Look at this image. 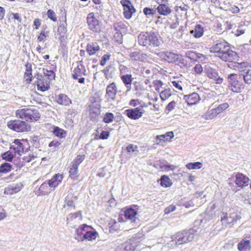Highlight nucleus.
Listing matches in <instances>:
<instances>
[{"label":"nucleus","instance_id":"79ce46f5","mask_svg":"<svg viewBox=\"0 0 251 251\" xmlns=\"http://www.w3.org/2000/svg\"><path fill=\"white\" fill-rule=\"evenodd\" d=\"M110 226L109 231L110 232L117 231L120 228V225L118 222H116L114 220H112L109 223Z\"/></svg>","mask_w":251,"mask_h":251},{"label":"nucleus","instance_id":"2f4dec72","mask_svg":"<svg viewBox=\"0 0 251 251\" xmlns=\"http://www.w3.org/2000/svg\"><path fill=\"white\" fill-rule=\"evenodd\" d=\"M57 102L61 105H68L71 103V100L67 95L60 94L58 95L56 100Z\"/></svg>","mask_w":251,"mask_h":251},{"label":"nucleus","instance_id":"37998d69","mask_svg":"<svg viewBox=\"0 0 251 251\" xmlns=\"http://www.w3.org/2000/svg\"><path fill=\"white\" fill-rule=\"evenodd\" d=\"M143 13L147 18H152L156 14V10L153 8L145 7L143 9Z\"/></svg>","mask_w":251,"mask_h":251},{"label":"nucleus","instance_id":"f03ea898","mask_svg":"<svg viewBox=\"0 0 251 251\" xmlns=\"http://www.w3.org/2000/svg\"><path fill=\"white\" fill-rule=\"evenodd\" d=\"M55 74L53 71L44 69V75H38L37 78L38 90L45 92L48 90L51 81L55 78Z\"/></svg>","mask_w":251,"mask_h":251},{"label":"nucleus","instance_id":"cd10ccee","mask_svg":"<svg viewBox=\"0 0 251 251\" xmlns=\"http://www.w3.org/2000/svg\"><path fill=\"white\" fill-rule=\"evenodd\" d=\"M137 211L132 208H128L125 211V217L126 219L130 221L131 223H135L138 220L136 217Z\"/></svg>","mask_w":251,"mask_h":251},{"label":"nucleus","instance_id":"0e129e2a","mask_svg":"<svg viewBox=\"0 0 251 251\" xmlns=\"http://www.w3.org/2000/svg\"><path fill=\"white\" fill-rule=\"evenodd\" d=\"M14 164L18 168H21L24 165V161H22L20 158H17L14 160Z\"/></svg>","mask_w":251,"mask_h":251},{"label":"nucleus","instance_id":"c756f323","mask_svg":"<svg viewBox=\"0 0 251 251\" xmlns=\"http://www.w3.org/2000/svg\"><path fill=\"white\" fill-rule=\"evenodd\" d=\"M51 190H52V188H50L48 183L44 182L40 185L37 193L38 195H45L49 193Z\"/></svg>","mask_w":251,"mask_h":251},{"label":"nucleus","instance_id":"338daca9","mask_svg":"<svg viewBox=\"0 0 251 251\" xmlns=\"http://www.w3.org/2000/svg\"><path fill=\"white\" fill-rule=\"evenodd\" d=\"M176 209V207L175 205H170L166 207L164 210L165 214H168L174 211Z\"/></svg>","mask_w":251,"mask_h":251},{"label":"nucleus","instance_id":"20e7f679","mask_svg":"<svg viewBox=\"0 0 251 251\" xmlns=\"http://www.w3.org/2000/svg\"><path fill=\"white\" fill-rule=\"evenodd\" d=\"M16 116L20 119L28 122L37 121L40 117L38 110L33 108H23L16 112Z\"/></svg>","mask_w":251,"mask_h":251},{"label":"nucleus","instance_id":"603ef678","mask_svg":"<svg viewBox=\"0 0 251 251\" xmlns=\"http://www.w3.org/2000/svg\"><path fill=\"white\" fill-rule=\"evenodd\" d=\"M175 237H176L175 234L172 235L171 236V240L168 243V247L169 248H175L180 245V244H178V243L177 242V240H176Z\"/></svg>","mask_w":251,"mask_h":251},{"label":"nucleus","instance_id":"1a4fd4ad","mask_svg":"<svg viewBox=\"0 0 251 251\" xmlns=\"http://www.w3.org/2000/svg\"><path fill=\"white\" fill-rule=\"evenodd\" d=\"M241 218L240 213L236 212H230L228 215L227 213L221 217V222L222 224L226 226L227 225L231 224L234 225L239 221Z\"/></svg>","mask_w":251,"mask_h":251},{"label":"nucleus","instance_id":"5701e85b","mask_svg":"<svg viewBox=\"0 0 251 251\" xmlns=\"http://www.w3.org/2000/svg\"><path fill=\"white\" fill-rule=\"evenodd\" d=\"M233 67H231L230 65H228L229 67L233 68L235 70H238L239 71V74L241 75L243 73V72H245L249 69V63L247 62H238V61H235L231 64Z\"/></svg>","mask_w":251,"mask_h":251},{"label":"nucleus","instance_id":"4c0bfd02","mask_svg":"<svg viewBox=\"0 0 251 251\" xmlns=\"http://www.w3.org/2000/svg\"><path fill=\"white\" fill-rule=\"evenodd\" d=\"M78 166H75V165L71 163L70 165V169L69 170V176L70 177L74 179H76L78 176Z\"/></svg>","mask_w":251,"mask_h":251},{"label":"nucleus","instance_id":"49530a36","mask_svg":"<svg viewBox=\"0 0 251 251\" xmlns=\"http://www.w3.org/2000/svg\"><path fill=\"white\" fill-rule=\"evenodd\" d=\"M138 147L134 144H129L126 148V151L129 154H133L135 152H138Z\"/></svg>","mask_w":251,"mask_h":251},{"label":"nucleus","instance_id":"a18cd8bd","mask_svg":"<svg viewBox=\"0 0 251 251\" xmlns=\"http://www.w3.org/2000/svg\"><path fill=\"white\" fill-rule=\"evenodd\" d=\"M12 169V165L9 163H4L0 166V173H6L10 172Z\"/></svg>","mask_w":251,"mask_h":251},{"label":"nucleus","instance_id":"8fccbe9b","mask_svg":"<svg viewBox=\"0 0 251 251\" xmlns=\"http://www.w3.org/2000/svg\"><path fill=\"white\" fill-rule=\"evenodd\" d=\"M171 96V93L170 90L168 89H165L162 91L160 93V97L162 101L165 100L169 98Z\"/></svg>","mask_w":251,"mask_h":251},{"label":"nucleus","instance_id":"f704fd0d","mask_svg":"<svg viewBox=\"0 0 251 251\" xmlns=\"http://www.w3.org/2000/svg\"><path fill=\"white\" fill-rule=\"evenodd\" d=\"M25 68L26 69L24 75V77L27 83H30L32 77L31 64L29 63H27L25 65Z\"/></svg>","mask_w":251,"mask_h":251},{"label":"nucleus","instance_id":"412c9836","mask_svg":"<svg viewBox=\"0 0 251 251\" xmlns=\"http://www.w3.org/2000/svg\"><path fill=\"white\" fill-rule=\"evenodd\" d=\"M129 57L132 61L143 62L147 59L148 56L140 51H131L129 53Z\"/></svg>","mask_w":251,"mask_h":251},{"label":"nucleus","instance_id":"7ed1b4c3","mask_svg":"<svg viewBox=\"0 0 251 251\" xmlns=\"http://www.w3.org/2000/svg\"><path fill=\"white\" fill-rule=\"evenodd\" d=\"M143 239V235L142 233L134 234L126 242L118 246L116 248V251H134Z\"/></svg>","mask_w":251,"mask_h":251},{"label":"nucleus","instance_id":"4d7b16f0","mask_svg":"<svg viewBox=\"0 0 251 251\" xmlns=\"http://www.w3.org/2000/svg\"><path fill=\"white\" fill-rule=\"evenodd\" d=\"M2 157L6 161H11L13 158V155L11 152L7 151L2 154Z\"/></svg>","mask_w":251,"mask_h":251},{"label":"nucleus","instance_id":"393cba45","mask_svg":"<svg viewBox=\"0 0 251 251\" xmlns=\"http://www.w3.org/2000/svg\"><path fill=\"white\" fill-rule=\"evenodd\" d=\"M184 99L188 105H193L199 101L200 96L198 93H193L188 95H185Z\"/></svg>","mask_w":251,"mask_h":251},{"label":"nucleus","instance_id":"c85d7f7f","mask_svg":"<svg viewBox=\"0 0 251 251\" xmlns=\"http://www.w3.org/2000/svg\"><path fill=\"white\" fill-rule=\"evenodd\" d=\"M237 248L239 251H250L251 249L250 241L247 239L242 240L238 243Z\"/></svg>","mask_w":251,"mask_h":251},{"label":"nucleus","instance_id":"39448f33","mask_svg":"<svg viewBox=\"0 0 251 251\" xmlns=\"http://www.w3.org/2000/svg\"><path fill=\"white\" fill-rule=\"evenodd\" d=\"M228 87L234 93H239L244 88V85L239 80L241 79L239 75L231 74L227 76Z\"/></svg>","mask_w":251,"mask_h":251},{"label":"nucleus","instance_id":"473e14b6","mask_svg":"<svg viewBox=\"0 0 251 251\" xmlns=\"http://www.w3.org/2000/svg\"><path fill=\"white\" fill-rule=\"evenodd\" d=\"M158 12L163 15H168L171 13V9L167 4H160L157 8Z\"/></svg>","mask_w":251,"mask_h":251},{"label":"nucleus","instance_id":"4be33fe9","mask_svg":"<svg viewBox=\"0 0 251 251\" xmlns=\"http://www.w3.org/2000/svg\"><path fill=\"white\" fill-rule=\"evenodd\" d=\"M63 178L62 175L57 174H55L53 177L49 180L48 184L52 190L54 189L61 182Z\"/></svg>","mask_w":251,"mask_h":251},{"label":"nucleus","instance_id":"58836bf2","mask_svg":"<svg viewBox=\"0 0 251 251\" xmlns=\"http://www.w3.org/2000/svg\"><path fill=\"white\" fill-rule=\"evenodd\" d=\"M241 79H244L245 83L247 84L251 83V70L248 69L245 72H243L241 75H239Z\"/></svg>","mask_w":251,"mask_h":251},{"label":"nucleus","instance_id":"e2e57ef3","mask_svg":"<svg viewBox=\"0 0 251 251\" xmlns=\"http://www.w3.org/2000/svg\"><path fill=\"white\" fill-rule=\"evenodd\" d=\"M176 102L173 100L170 102L166 107V110L170 112L173 110L176 106Z\"/></svg>","mask_w":251,"mask_h":251},{"label":"nucleus","instance_id":"f8f14e48","mask_svg":"<svg viewBox=\"0 0 251 251\" xmlns=\"http://www.w3.org/2000/svg\"><path fill=\"white\" fill-rule=\"evenodd\" d=\"M117 93V88L114 82L108 84L106 88L105 98L107 102H111L116 99Z\"/></svg>","mask_w":251,"mask_h":251},{"label":"nucleus","instance_id":"bb28decb","mask_svg":"<svg viewBox=\"0 0 251 251\" xmlns=\"http://www.w3.org/2000/svg\"><path fill=\"white\" fill-rule=\"evenodd\" d=\"M87 228H91V226L83 224L77 228L75 239L78 241H83V235L86 232Z\"/></svg>","mask_w":251,"mask_h":251},{"label":"nucleus","instance_id":"a878e982","mask_svg":"<svg viewBox=\"0 0 251 251\" xmlns=\"http://www.w3.org/2000/svg\"><path fill=\"white\" fill-rule=\"evenodd\" d=\"M121 80L126 87V93L129 92L131 89V83L133 81V78L132 75L130 74H125L121 76Z\"/></svg>","mask_w":251,"mask_h":251},{"label":"nucleus","instance_id":"13d9d810","mask_svg":"<svg viewBox=\"0 0 251 251\" xmlns=\"http://www.w3.org/2000/svg\"><path fill=\"white\" fill-rule=\"evenodd\" d=\"M113 26L116 32H120L122 29L125 28V25L122 22L115 23Z\"/></svg>","mask_w":251,"mask_h":251},{"label":"nucleus","instance_id":"774afa93","mask_svg":"<svg viewBox=\"0 0 251 251\" xmlns=\"http://www.w3.org/2000/svg\"><path fill=\"white\" fill-rule=\"evenodd\" d=\"M109 136V132L108 131H102L100 136H99V138L100 139H103V140H104V139H107Z\"/></svg>","mask_w":251,"mask_h":251},{"label":"nucleus","instance_id":"c9c22d12","mask_svg":"<svg viewBox=\"0 0 251 251\" xmlns=\"http://www.w3.org/2000/svg\"><path fill=\"white\" fill-rule=\"evenodd\" d=\"M89 228H87L86 232L83 235V241L87 240L88 241H92L96 238V235L97 232L95 231H89Z\"/></svg>","mask_w":251,"mask_h":251},{"label":"nucleus","instance_id":"b1692460","mask_svg":"<svg viewBox=\"0 0 251 251\" xmlns=\"http://www.w3.org/2000/svg\"><path fill=\"white\" fill-rule=\"evenodd\" d=\"M23 185L21 183L12 184L5 188V194L12 195L19 192L22 188Z\"/></svg>","mask_w":251,"mask_h":251},{"label":"nucleus","instance_id":"f3484780","mask_svg":"<svg viewBox=\"0 0 251 251\" xmlns=\"http://www.w3.org/2000/svg\"><path fill=\"white\" fill-rule=\"evenodd\" d=\"M229 46L228 44L225 41L220 42L213 45L210 48V51L217 53V56L219 57L221 54L227 50Z\"/></svg>","mask_w":251,"mask_h":251},{"label":"nucleus","instance_id":"0eeeda50","mask_svg":"<svg viewBox=\"0 0 251 251\" xmlns=\"http://www.w3.org/2000/svg\"><path fill=\"white\" fill-rule=\"evenodd\" d=\"M195 230L191 229L188 230H183L181 232H178L175 234V238L177 240L178 244L182 245L192 241L195 235Z\"/></svg>","mask_w":251,"mask_h":251},{"label":"nucleus","instance_id":"72a5a7b5","mask_svg":"<svg viewBox=\"0 0 251 251\" xmlns=\"http://www.w3.org/2000/svg\"><path fill=\"white\" fill-rule=\"evenodd\" d=\"M99 50L100 47L96 42L89 43L87 46L86 50L90 55L94 54Z\"/></svg>","mask_w":251,"mask_h":251},{"label":"nucleus","instance_id":"6e6552de","mask_svg":"<svg viewBox=\"0 0 251 251\" xmlns=\"http://www.w3.org/2000/svg\"><path fill=\"white\" fill-rule=\"evenodd\" d=\"M82 63V61L76 62V66L74 67L72 74L73 78L74 79H78V81L80 83H84L85 77L84 76L86 75L85 68Z\"/></svg>","mask_w":251,"mask_h":251},{"label":"nucleus","instance_id":"dca6fc26","mask_svg":"<svg viewBox=\"0 0 251 251\" xmlns=\"http://www.w3.org/2000/svg\"><path fill=\"white\" fill-rule=\"evenodd\" d=\"M87 22L90 30L95 32H98L100 30L99 21L95 17L93 13H89L87 18Z\"/></svg>","mask_w":251,"mask_h":251},{"label":"nucleus","instance_id":"69168bd1","mask_svg":"<svg viewBox=\"0 0 251 251\" xmlns=\"http://www.w3.org/2000/svg\"><path fill=\"white\" fill-rule=\"evenodd\" d=\"M48 36V32H45L44 31H42L40 35L38 37L37 40L39 42H42L44 40V38Z\"/></svg>","mask_w":251,"mask_h":251},{"label":"nucleus","instance_id":"052dcab7","mask_svg":"<svg viewBox=\"0 0 251 251\" xmlns=\"http://www.w3.org/2000/svg\"><path fill=\"white\" fill-rule=\"evenodd\" d=\"M61 143L57 140H53L50 142L49 145V146L50 148L53 147V150H56L58 149L59 147L60 146Z\"/></svg>","mask_w":251,"mask_h":251},{"label":"nucleus","instance_id":"864d4df0","mask_svg":"<svg viewBox=\"0 0 251 251\" xmlns=\"http://www.w3.org/2000/svg\"><path fill=\"white\" fill-rule=\"evenodd\" d=\"M113 39L118 44H122L123 43V35L121 32H116L115 33Z\"/></svg>","mask_w":251,"mask_h":251},{"label":"nucleus","instance_id":"9d476101","mask_svg":"<svg viewBox=\"0 0 251 251\" xmlns=\"http://www.w3.org/2000/svg\"><path fill=\"white\" fill-rule=\"evenodd\" d=\"M156 54L162 60L170 63L176 62L178 59V55L172 51H163L156 53Z\"/></svg>","mask_w":251,"mask_h":251},{"label":"nucleus","instance_id":"c03bdc74","mask_svg":"<svg viewBox=\"0 0 251 251\" xmlns=\"http://www.w3.org/2000/svg\"><path fill=\"white\" fill-rule=\"evenodd\" d=\"M186 167L189 170L199 169L202 167V164L200 162L189 163L186 165Z\"/></svg>","mask_w":251,"mask_h":251},{"label":"nucleus","instance_id":"2eb2a0df","mask_svg":"<svg viewBox=\"0 0 251 251\" xmlns=\"http://www.w3.org/2000/svg\"><path fill=\"white\" fill-rule=\"evenodd\" d=\"M121 3L124 7V17L126 19H130L135 9L129 0H122Z\"/></svg>","mask_w":251,"mask_h":251},{"label":"nucleus","instance_id":"a211bd4d","mask_svg":"<svg viewBox=\"0 0 251 251\" xmlns=\"http://www.w3.org/2000/svg\"><path fill=\"white\" fill-rule=\"evenodd\" d=\"M206 75L207 76L212 79L216 84H220L223 82V78L218 74V71L212 68H208L206 69Z\"/></svg>","mask_w":251,"mask_h":251},{"label":"nucleus","instance_id":"423d86ee","mask_svg":"<svg viewBox=\"0 0 251 251\" xmlns=\"http://www.w3.org/2000/svg\"><path fill=\"white\" fill-rule=\"evenodd\" d=\"M7 126L10 129L18 132H28L31 130V126L29 124L19 120L9 121Z\"/></svg>","mask_w":251,"mask_h":251},{"label":"nucleus","instance_id":"6e6d98bb","mask_svg":"<svg viewBox=\"0 0 251 251\" xmlns=\"http://www.w3.org/2000/svg\"><path fill=\"white\" fill-rule=\"evenodd\" d=\"M133 90L135 92V94L139 93L142 90L141 85L140 83L138 81H133Z\"/></svg>","mask_w":251,"mask_h":251},{"label":"nucleus","instance_id":"09e8293b","mask_svg":"<svg viewBox=\"0 0 251 251\" xmlns=\"http://www.w3.org/2000/svg\"><path fill=\"white\" fill-rule=\"evenodd\" d=\"M114 116L113 113L110 112L106 113L103 118V121L105 123H110L113 122Z\"/></svg>","mask_w":251,"mask_h":251},{"label":"nucleus","instance_id":"9b49d317","mask_svg":"<svg viewBox=\"0 0 251 251\" xmlns=\"http://www.w3.org/2000/svg\"><path fill=\"white\" fill-rule=\"evenodd\" d=\"M219 57L224 61L232 62V63L239 61L237 54L235 51L231 50L230 47L227 50L221 54Z\"/></svg>","mask_w":251,"mask_h":251},{"label":"nucleus","instance_id":"e433bc0d","mask_svg":"<svg viewBox=\"0 0 251 251\" xmlns=\"http://www.w3.org/2000/svg\"><path fill=\"white\" fill-rule=\"evenodd\" d=\"M53 135L59 138H65L67 133L64 129L58 127L54 126L52 131Z\"/></svg>","mask_w":251,"mask_h":251},{"label":"nucleus","instance_id":"ddd939ff","mask_svg":"<svg viewBox=\"0 0 251 251\" xmlns=\"http://www.w3.org/2000/svg\"><path fill=\"white\" fill-rule=\"evenodd\" d=\"M143 106H140L133 109H128L125 112V114L130 119L137 120L140 118L144 112Z\"/></svg>","mask_w":251,"mask_h":251},{"label":"nucleus","instance_id":"3c124183","mask_svg":"<svg viewBox=\"0 0 251 251\" xmlns=\"http://www.w3.org/2000/svg\"><path fill=\"white\" fill-rule=\"evenodd\" d=\"M229 107V104L227 102H224L219 104L217 107L215 108L218 114H220L224 110L226 109Z\"/></svg>","mask_w":251,"mask_h":251},{"label":"nucleus","instance_id":"de8ad7c7","mask_svg":"<svg viewBox=\"0 0 251 251\" xmlns=\"http://www.w3.org/2000/svg\"><path fill=\"white\" fill-rule=\"evenodd\" d=\"M73 196L72 194L68 195L65 198V203L67 206L69 207H73L75 209V205L73 200Z\"/></svg>","mask_w":251,"mask_h":251},{"label":"nucleus","instance_id":"ea45409f","mask_svg":"<svg viewBox=\"0 0 251 251\" xmlns=\"http://www.w3.org/2000/svg\"><path fill=\"white\" fill-rule=\"evenodd\" d=\"M218 112H217L215 108L210 110H208L205 114L204 115V118L206 120H212L214 119L218 115Z\"/></svg>","mask_w":251,"mask_h":251},{"label":"nucleus","instance_id":"5fc2aeb1","mask_svg":"<svg viewBox=\"0 0 251 251\" xmlns=\"http://www.w3.org/2000/svg\"><path fill=\"white\" fill-rule=\"evenodd\" d=\"M84 158L85 157L84 155H78L71 163L75 165V166H77L78 167L79 164L84 159Z\"/></svg>","mask_w":251,"mask_h":251},{"label":"nucleus","instance_id":"680f3d73","mask_svg":"<svg viewBox=\"0 0 251 251\" xmlns=\"http://www.w3.org/2000/svg\"><path fill=\"white\" fill-rule=\"evenodd\" d=\"M80 217V218H81V211H78L75 213H71L69 214V217L67 218V220H68L69 219L71 220H73L74 219H76L78 217Z\"/></svg>","mask_w":251,"mask_h":251},{"label":"nucleus","instance_id":"bf43d9fd","mask_svg":"<svg viewBox=\"0 0 251 251\" xmlns=\"http://www.w3.org/2000/svg\"><path fill=\"white\" fill-rule=\"evenodd\" d=\"M47 15H48V18H50L52 21H53V22H56L57 21V18L56 17V14L53 10H52L51 9L48 10V11L47 12Z\"/></svg>","mask_w":251,"mask_h":251},{"label":"nucleus","instance_id":"4468645a","mask_svg":"<svg viewBox=\"0 0 251 251\" xmlns=\"http://www.w3.org/2000/svg\"><path fill=\"white\" fill-rule=\"evenodd\" d=\"M100 105L99 103L93 102L89 106V116L91 121H96L100 113Z\"/></svg>","mask_w":251,"mask_h":251},{"label":"nucleus","instance_id":"6ab92c4d","mask_svg":"<svg viewBox=\"0 0 251 251\" xmlns=\"http://www.w3.org/2000/svg\"><path fill=\"white\" fill-rule=\"evenodd\" d=\"M249 178L242 173H238L235 175V182L240 188H244L249 185Z\"/></svg>","mask_w":251,"mask_h":251},{"label":"nucleus","instance_id":"a19ab883","mask_svg":"<svg viewBox=\"0 0 251 251\" xmlns=\"http://www.w3.org/2000/svg\"><path fill=\"white\" fill-rule=\"evenodd\" d=\"M160 184L163 187H168L172 185V182L168 176L163 175L160 178Z\"/></svg>","mask_w":251,"mask_h":251},{"label":"nucleus","instance_id":"7c9ffc66","mask_svg":"<svg viewBox=\"0 0 251 251\" xmlns=\"http://www.w3.org/2000/svg\"><path fill=\"white\" fill-rule=\"evenodd\" d=\"M203 32V28L200 25H196L194 29L190 31V34L196 38L201 37Z\"/></svg>","mask_w":251,"mask_h":251},{"label":"nucleus","instance_id":"f257e3e1","mask_svg":"<svg viewBox=\"0 0 251 251\" xmlns=\"http://www.w3.org/2000/svg\"><path fill=\"white\" fill-rule=\"evenodd\" d=\"M159 38L158 34L154 31L141 32L138 35V42L139 45L150 50L160 46L161 40Z\"/></svg>","mask_w":251,"mask_h":251},{"label":"nucleus","instance_id":"aec40b11","mask_svg":"<svg viewBox=\"0 0 251 251\" xmlns=\"http://www.w3.org/2000/svg\"><path fill=\"white\" fill-rule=\"evenodd\" d=\"M10 150L13 151L15 154L21 156L24 152V146L20 140L15 139L11 145Z\"/></svg>","mask_w":251,"mask_h":251}]
</instances>
